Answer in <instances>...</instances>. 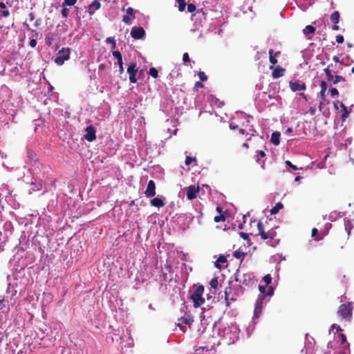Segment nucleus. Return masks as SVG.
Returning <instances> with one entry per match:
<instances>
[{"label":"nucleus","mask_w":354,"mask_h":354,"mask_svg":"<svg viewBox=\"0 0 354 354\" xmlns=\"http://www.w3.org/2000/svg\"><path fill=\"white\" fill-rule=\"evenodd\" d=\"M234 279L235 281L239 283V286L241 288L248 286L252 281L251 274L241 273L239 270H237L235 272Z\"/></svg>","instance_id":"obj_1"},{"label":"nucleus","mask_w":354,"mask_h":354,"mask_svg":"<svg viewBox=\"0 0 354 354\" xmlns=\"http://www.w3.org/2000/svg\"><path fill=\"white\" fill-rule=\"evenodd\" d=\"M203 292L204 287L203 285H200L191 295V299L194 302V306L195 308H198L205 303V299L203 297Z\"/></svg>","instance_id":"obj_2"},{"label":"nucleus","mask_w":354,"mask_h":354,"mask_svg":"<svg viewBox=\"0 0 354 354\" xmlns=\"http://www.w3.org/2000/svg\"><path fill=\"white\" fill-rule=\"evenodd\" d=\"M337 314L346 321H350L353 315V307L351 302L341 304L339 306Z\"/></svg>","instance_id":"obj_3"},{"label":"nucleus","mask_w":354,"mask_h":354,"mask_svg":"<svg viewBox=\"0 0 354 354\" xmlns=\"http://www.w3.org/2000/svg\"><path fill=\"white\" fill-rule=\"evenodd\" d=\"M71 48H62L57 53V56L55 59V63L59 66L62 65L65 61L70 58Z\"/></svg>","instance_id":"obj_4"},{"label":"nucleus","mask_w":354,"mask_h":354,"mask_svg":"<svg viewBox=\"0 0 354 354\" xmlns=\"http://www.w3.org/2000/svg\"><path fill=\"white\" fill-rule=\"evenodd\" d=\"M257 229L258 234L255 236L260 235L263 240L272 239L276 235V232L273 230L266 232L264 230L263 225L261 221H259L257 223Z\"/></svg>","instance_id":"obj_5"},{"label":"nucleus","mask_w":354,"mask_h":354,"mask_svg":"<svg viewBox=\"0 0 354 354\" xmlns=\"http://www.w3.org/2000/svg\"><path fill=\"white\" fill-rule=\"evenodd\" d=\"M232 282H229V286L225 290V300L227 306L230 305L231 301L236 300L237 293L234 291V288L230 286Z\"/></svg>","instance_id":"obj_6"},{"label":"nucleus","mask_w":354,"mask_h":354,"mask_svg":"<svg viewBox=\"0 0 354 354\" xmlns=\"http://www.w3.org/2000/svg\"><path fill=\"white\" fill-rule=\"evenodd\" d=\"M138 72L136 62H131L127 68V73L129 75V81L131 83H136L137 79L136 77Z\"/></svg>","instance_id":"obj_7"},{"label":"nucleus","mask_w":354,"mask_h":354,"mask_svg":"<svg viewBox=\"0 0 354 354\" xmlns=\"http://www.w3.org/2000/svg\"><path fill=\"white\" fill-rule=\"evenodd\" d=\"M265 298L263 297V295H259L258 298L255 303V307H254V316L256 318H258L262 312L263 308V302Z\"/></svg>","instance_id":"obj_8"},{"label":"nucleus","mask_w":354,"mask_h":354,"mask_svg":"<svg viewBox=\"0 0 354 354\" xmlns=\"http://www.w3.org/2000/svg\"><path fill=\"white\" fill-rule=\"evenodd\" d=\"M131 35L135 39H142L145 37V31L142 27H133Z\"/></svg>","instance_id":"obj_9"},{"label":"nucleus","mask_w":354,"mask_h":354,"mask_svg":"<svg viewBox=\"0 0 354 354\" xmlns=\"http://www.w3.org/2000/svg\"><path fill=\"white\" fill-rule=\"evenodd\" d=\"M289 86L291 91L293 92L304 91L306 88V84L304 82H301L299 80H296L295 82L290 81L289 82Z\"/></svg>","instance_id":"obj_10"},{"label":"nucleus","mask_w":354,"mask_h":354,"mask_svg":"<svg viewBox=\"0 0 354 354\" xmlns=\"http://www.w3.org/2000/svg\"><path fill=\"white\" fill-rule=\"evenodd\" d=\"M96 130L92 125H89L86 128V134L84 136V138L88 141L92 142L96 138Z\"/></svg>","instance_id":"obj_11"},{"label":"nucleus","mask_w":354,"mask_h":354,"mask_svg":"<svg viewBox=\"0 0 354 354\" xmlns=\"http://www.w3.org/2000/svg\"><path fill=\"white\" fill-rule=\"evenodd\" d=\"M199 193V187L195 185H190L187 187V199L192 201L197 197Z\"/></svg>","instance_id":"obj_12"},{"label":"nucleus","mask_w":354,"mask_h":354,"mask_svg":"<svg viewBox=\"0 0 354 354\" xmlns=\"http://www.w3.org/2000/svg\"><path fill=\"white\" fill-rule=\"evenodd\" d=\"M145 194L147 198H151L156 195V184L153 180L149 181Z\"/></svg>","instance_id":"obj_13"},{"label":"nucleus","mask_w":354,"mask_h":354,"mask_svg":"<svg viewBox=\"0 0 354 354\" xmlns=\"http://www.w3.org/2000/svg\"><path fill=\"white\" fill-rule=\"evenodd\" d=\"M321 91L318 93V96L320 98L319 109H321L322 105L325 101L326 91L327 89V83L325 81H322L320 83Z\"/></svg>","instance_id":"obj_14"},{"label":"nucleus","mask_w":354,"mask_h":354,"mask_svg":"<svg viewBox=\"0 0 354 354\" xmlns=\"http://www.w3.org/2000/svg\"><path fill=\"white\" fill-rule=\"evenodd\" d=\"M334 107L335 109H338V106L339 105L340 108L342 109L343 113L342 115V118L344 120L346 118H348L349 115V111L347 109V107L343 104L342 102L339 100H336L333 102Z\"/></svg>","instance_id":"obj_15"},{"label":"nucleus","mask_w":354,"mask_h":354,"mask_svg":"<svg viewBox=\"0 0 354 354\" xmlns=\"http://www.w3.org/2000/svg\"><path fill=\"white\" fill-rule=\"evenodd\" d=\"M333 67L334 65L333 64H330L326 68L324 69L328 82L333 80V74L337 73V71L336 70H333Z\"/></svg>","instance_id":"obj_16"},{"label":"nucleus","mask_w":354,"mask_h":354,"mask_svg":"<svg viewBox=\"0 0 354 354\" xmlns=\"http://www.w3.org/2000/svg\"><path fill=\"white\" fill-rule=\"evenodd\" d=\"M101 7V3L98 1H93L90 5H88L86 8L88 10V12L90 16L94 14L95 10H99Z\"/></svg>","instance_id":"obj_17"},{"label":"nucleus","mask_w":354,"mask_h":354,"mask_svg":"<svg viewBox=\"0 0 354 354\" xmlns=\"http://www.w3.org/2000/svg\"><path fill=\"white\" fill-rule=\"evenodd\" d=\"M268 54L270 62L272 64V65L270 66V69H273V66L277 63V59L275 58V57L278 56L280 54V52L278 51L274 54V50L272 49H270Z\"/></svg>","instance_id":"obj_18"},{"label":"nucleus","mask_w":354,"mask_h":354,"mask_svg":"<svg viewBox=\"0 0 354 354\" xmlns=\"http://www.w3.org/2000/svg\"><path fill=\"white\" fill-rule=\"evenodd\" d=\"M285 73V68L281 67L280 66H277L275 68H274L272 76L273 78H279L283 76Z\"/></svg>","instance_id":"obj_19"},{"label":"nucleus","mask_w":354,"mask_h":354,"mask_svg":"<svg viewBox=\"0 0 354 354\" xmlns=\"http://www.w3.org/2000/svg\"><path fill=\"white\" fill-rule=\"evenodd\" d=\"M150 203L152 206H154L158 208L162 207L165 205L163 200L159 196L151 199Z\"/></svg>","instance_id":"obj_20"},{"label":"nucleus","mask_w":354,"mask_h":354,"mask_svg":"<svg viewBox=\"0 0 354 354\" xmlns=\"http://www.w3.org/2000/svg\"><path fill=\"white\" fill-rule=\"evenodd\" d=\"M42 188V183L41 180L32 182L31 183V187L29 189V194H32V192H35L36 191H39Z\"/></svg>","instance_id":"obj_21"},{"label":"nucleus","mask_w":354,"mask_h":354,"mask_svg":"<svg viewBox=\"0 0 354 354\" xmlns=\"http://www.w3.org/2000/svg\"><path fill=\"white\" fill-rule=\"evenodd\" d=\"M279 138H280V133L278 131H274L272 133L271 136V142L274 145H278L279 144Z\"/></svg>","instance_id":"obj_22"},{"label":"nucleus","mask_w":354,"mask_h":354,"mask_svg":"<svg viewBox=\"0 0 354 354\" xmlns=\"http://www.w3.org/2000/svg\"><path fill=\"white\" fill-rule=\"evenodd\" d=\"M339 17L340 15L338 11L333 12L330 16V21L335 24H337L339 23Z\"/></svg>","instance_id":"obj_23"},{"label":"nucleus","mask_w":354,"mask_h":354,"mask_svg":"<svg viewBox=\"0 0 354 354\" xmlns=\"http://www.w3.org/2000/svg\"><path fill=\"white\" fill-rule=\"evenodd\" d=\"M283 207V205L281 202H279L270 209V212L272 215L276 214Z\"/></svg>","instance_id":"obj_24"},{"label":"nucleus","mask_w":354,"mask_h":354,"mask_svg":"<svg viewBox=\"0 0 354 354\" xmlns=\"http://www.w3.org/2000/svg\"><path fill=\"white\" fill-rule=\"evenodd\" d=\"M330 82H331L333 84H336L342 82H345L346 80L342 75H339L336 73L335 75H333V80H330Z\"/></svg>","instance_id":"obj_25"},{"label":"nucleus","mask_w":354,"mask_h":354,"mask_svg":"<svg viewBox=\"0 0 354 354\" xmlns=\"http://www.w3.org/2000/svg\"><path fill=\"white\" fill-rule=\"evenodd\" d=\"M165 272H162V276L164 277V279L166 281L167 273H172L173 268H172L171 266L167 263L165 265Z\"/></svg>","instance_id":"obj_26"},{"label":"nucleus","mask_w":354,"mask_h":354,"mask_svg":"<svg viewBox=\"0 0 354 354\" xmlns=\"http://www.w3.org/2000/svg\"><path fill=\"white\" fill-rule=\"evenodd\" d=\"M315 30H316V29L314 26H313L311 25H308L304 29V33L305 35L313 34V33H315Z\"/></svg>","instance_id":"obj_27"},{"label":"nucleus","mask_w":354,"mask_h":354,"mask_svg":"<svg viewBox=\"0 0 354 354\" xmlns=\"http://www.w3.org/2000/svg\"><path fill=\"white\" fill-rule=\"evenodd\" d=\"M226 261H227V259H226V257H224V256H220V257L218 258V259H217V261H216V263H215V266H216V268H218L221 269V266H220L219 263H225Z\"/></svg>","instance_id":"obj_28"},{"label":"nucleus","mask_w":354,"mask_h":354,"mask_svg":"<svg viewBox=\"0 0 354 354\" xmlns=\"http://www.w3.org/2000/svg\"><path fill=\"white\" fill-rule=\"evenodd\" d=\"M211 287L216 290L218 289V281L217 277H214L209 282Z\"/></svg>","instance_id":"obj_29"},{"label":"nucleus","mask_w":354,"mask_h":354,"mask_svg":"<svg viewBox=\"0 0 354 354\" xmlns=\"http://www.w3.org/2000/svg\"><path fill=\"white\" fill-rule=\"evenodd\" d=\"M245 256V253L239 250L234 251L233 253V257L236 259H243Z\"/></svg>","instance_id":"obj_30"},{"label":"nucleus","mask_w":354,"mask_h":354,"mask_svg":"<svg viewBox=\"0 0 354 354\" xmlns=\"http://www.w3.org/2000/svg\"><path fill=\"white\" fill-rule=\"evenodd\" d=\"M178 3V10L183 12L185 10L186 7V2L185 0H177Z\"/></svg>","instance_id":"obj_31"},{"label":"nucleus","mask_w":354,"mask_h":354,"mask_svg":"<svg viewBox=\"0 0 354 354\" xmlns=\"http://www.w3.org/2000/svg\"><path fill=\"white\" fill-rule=\"evenodd\" d=\"M318 234V230L317 228H313L312 230L311 236L315 239V240L319 241L322 239L323 236H317Z\"/></svg>","instance_id":"obj_32"},{"label":"nucleus","mask_w":354,"mask_h":354,"mask_svg":"<svg viewBox=\"0 0 354 354\" xmlns=\"http://www.w3.org/2000/svg\"><path fill=\"white\" fill-rule=\"evenodd\" d=\"M149 74L154 78H156L158 76V72L157 69L154 67H151L149 68Z\"/></svg>","instance_id":"obj_33"},{"label":"nucleus","mask_w":354,"mask_h":354,"mask_svg":"<svg viewBox=\"0 0 354 354\" xmlns=\"http://www.w3.org/2000/svg\"><path fill=\"white\" fill-rule=\"evenodd\" d=\"M77 2V0H64L62 3L63 6H74Z\"/></svg>","instance_id":"obj_34"},{"label":"nucleus","mask_w":354,"mask_h":354,"mask_svg":"<svg viewBox=\"0 0 354 354\" xmlns=\"http://www.w3.org/2000/svg\"><path fill=\"white\" fill-rule=\"evenodd\" d=\"M263 280L266 283V286L269 285L272 282V277L270 274H268L263 277Z\"/></svg>","instance_id":"obj_35"},{"label":"nucleus","mask_w":354,"mask_h":354,"mask_svg":"<svg viewBox=\"0 0 354 354\" xmlns=\"http://www.w3.org/2000/svg\"><path fill=\"white\" fill-rule=\"evenodd\" d=\"M113 55L118 59V62L122 60V57L120 51L115 50L112 53Z\"/></svg>","instance_id":"obj_36"},{"label":"nucleus","mask_w":354,"mask_h":354,"mask_svg":"<svg viewBox=\"0 0 354 354\" xmlns=\"http://www.w3.org/2000/svg\"><path fill=\"white\" fill-rule=\"evenodd\" d=\"M198 76L199 79L203 82L207 80V76L203 71H199L198 73Z\"/></svg>","instance_id":"obj_37"},{"label":"nucleus","mask_w":354,"mask_h":354,"mask_svg":"<svg viewBox=\"0 0 354 354\" xmlns=\"http://www.w3.org/2000/svg\"><path fill=\"white\" fill-rule=\"evenodd\" d=\"M266 286H259V290L260 292L259 295H263L264 298L266 297Z\"/></svg>","instance_id":"obj_38"},{"label":"nucleus","mask_w":354,"mask_h":354,"mask_svg":"<svg viewBox=\"0 0 354 354\" xmlns=\"http://www.w3.org/2000/svg\"><path fill=\"white\" fill-rule=\"evenodd\" d=\"M192 161H196V158L195 157L186 156L185 163L187 166L189 165Z\"/></svg>","instance_id":"obj_39"},{"label":"nucleus","mask_w":354,"mask_h":354,"mask_svg":"<svg viewBox=\"0 0 354 354\" xmlns=\"http://www.w3.org/2000/svg\"><path fill=\"white\" fill-rule=\"evenodd\" d=\"M225 220V217L224 216V215L223 214H220L218 216H216L214 218V221L216 222V223H218V222H221V221H223Z\"/></svg>","instance_id":"obj_40"},{"label":"nucleus","mask_w":354,"mask_h":354,"mask_svg":"<svg viewBox=\"0 0 354 354\" xmlns=\"http://www.w3.org/2000/svg\"><path fill=\"white\" fill-rule=\"evenodd\" d=\"M330 95L332 97H335V96H338L339 95V91L338 90L335 88V87H332L330 88Z\"/></svg>","instance_id":"obj_41"},{"label":"nucleus","mask_w":354,"mask_h":354,"mask_svg":"<svg viewBox=\"0 0 354 354\" xmlns=\"http://www.w3.org/2000/svg\"><path fill=\"white\" fill-rule=\"evenodd\" d=\"M106 41L111 43V49H114L116 47L115 41L113 37H109L106 39Z\"/></svg>","instance_id":"obj_42"},{"label":"nucleus","mask_w":354,"mask_h":354,"mask_svg":"<svg viewBox=\"0 0 354 354\" xmlns=\"http://www.w3.org/2000/svg\"><path fill=\"white\" fill-rule=\"evenodd\" d=\"M203 83L201 82L200 81H197L194 84V91H197L198 90V88H203Z\"/></svg>","instance_id":"obj_43"},{"label":"nucleus","mask_w":354,"mask_h":354,"mask_svg":"<svg viewBox=\"0 0 354 354\" xmlns=\"http://www.w3.org/2000/svg\"><path fill=\"white\" fill-rule=\"evenodd\" d=\"M63 7L64 8L62 9L61 13H62V17L66 18L68 15L69 10L68 8H65V6H63Z\"/></svg>","instance_id":"obj_44"},{"label":"nucleus","mask_w":354,"mask_h":354,"mask_svg":"<svg viewBox=\"0 0 354 354\" xmlns=\"http://www.w3.org/2000/svg\"><path fill=\"white\" fill-rule=\"evenodd\" d=\"M195 10H196V6H195L194 4H192V3H189V4L187 5V11H188L189 12H194V11H195Z\"/></svg>","instance_id":"obj_45"},{"label":"nucleus","mask_w":354,"mask_h":354,"mask_svg":"<svg viewBox=\"0 0 354 354\" xmlns=\"http://www.w3.org/2000/svg\"><path fill=\"white\" fill-rule=\"evenodd\" d=\"M285 163H286V165L290 167L293 170H297L298 169L297 167H296L295 165L292 164V162L290 160H286Z\"/></svg>","instance_id":"obj_46"},{"label":"nucleus","mask_w":354,"mask_h":354,"mask_svg":"<svg viewBox=\"0 0 354 354\" xmlns=\"http://www.w3.org/2000/svg\"><path fill=\"white\" fill-rule=\"evenodd\" d=\"M274 294V288L272 286L266 289V296H272Z\"/></svg>","instance_id":"obj_47"},{"label":"nucleus","mask_w":354,"mask_h":354,"mask_svg":"<svg viewBox=\"0 0 354 354\" xmlns=\"http://www.w3.org/2000/svg\"><path fill=\"white\" fill-rule=\"evenodd\" d=\"M257 156L258 160L261 158H263L266 156L265 152L262 150H258L257 151Z\"/></svg>","instance_id":"obj_48"},{"label":"nucleus","mask_w":354,"mask_h":354,"mask_svg":"<svg viewBox=\"0 0 354 354\" xmlns=\"http://www.w3.org/2000/svg\"><path fill=\"white\" fill-rule=\"evenodd\" d=\"M344 37L341 35H339L336 37V41L338 43V44H342L344 42Z\"/></svg>","instance_id":"obj_49"},{"label":"nucleus","mask_w":354,"mask_h":354,"mask_svg":"<svg viewBox=\"0 0 354 354\" xmlns=\"http://www.w3.org/2000/svg\"><path fill=\"white\" fill-rule=\"evenodd\" d=\"M118 66H119V72H120V73H122L124 72L122 60L118 62Z\"/></svg>","instance_id":"obj_50"},{"label":"nucleus","mask_w":354,"mask_h":354,"mask_svg":"<svg viewBox=\"0 0 354 354\" xmlns=\"http://www.w3.org/2000/svg\"><path fill=\"white\" fill-rule=\"evenodd\" d=\"M130 17L129 15H124L123 17H122V21L124 22L125 24H129L130 23Z\"/></svg>","instance_id":"obj_51"},{"label":"nucleus","mask_w":354,"mask_h":354,"mask_svg":"<svg viewBox=\"0 0 354 354\" xmlns=\"http://www.w3.org/2000/svg\"><path fill=\"white\" fill-rule=\"evenodd\" d=\"M29 45L31 48H35L37 45V41L35 39H32L30 41Z\"/></svg>","instance_id":"obj_52"},{"label":"nucleus","mask_w":354,"mask_h":354,"mask_svg":"<svg viewBox=\"0 0 354 354\" xmlns=\"http://www.w3.org/2000/svg\"><path fill=\"white\" fill-rule=\"evenodd\" d=\"M7 241V237H3V234L0 231V243H4Z\"/></svg>","instance_id":"obj_53"},{"label":"nucleus","mask_w":354,"mask_h":354,"mask_svg":"<svg viewBox=\"0 0 354 354\" xmlns=\"http://www.w3.org/2000/svg\"><path fill=\"white\" fill-rule=\"evenodd\" d=\"M1 15L3 17H8L10 16V12L8 10H4L1 12Z\"/></svg>","instance_id":"obj_54"},{"label":"nucleus","mask_w":354,"mask_h":354,"mask_svg":"<svg viewBox=\"0 0 354 354\" xmlns=\"http://www.w3.org/2000/svg\"><path fill=\"white\" fill-rule=\"evenodd\" d=\"M183 60L184 62H189L190 61L189 57V55H188L187 53H185L183 54Z\"/></svg>","instance_id":"obj_55"},{"label":"nucleus","mask_w":354,"mask_h":354,"mask_svg":"<svg viewBox=\"0 0 354 354\" xmlns=\"http://www.w3.org/2000/svg\"><path fill=\"white\" fill-rule=\"evenodd\" d=\"M240 236L244 240H248L249 238L248 234L245 233V232H240Z\"/></svg>","instance_id":"obj_56"},{"label":"nucleus","mask_w":354,"mask_h":354,"mask_svg":"<svg viewBox=\"0 0 354 354\" xmlns=\"http://www.w3.org/2000/svg\"><path fill=\"white\" fill-rule=\"evenodd\" d=\"M134 12H135V10H134V9H133V8H128L127 9V15H133V13H134Z\"/></svg>","instance_id":"obj_57"},{"label":"nucleus","mask_w":354,"mask_h":354,"mask_svg":"<svg viewBox=\"0 0 354 354\" xmlns=\"http://www.w3.org/2000/svg\"><path fill=\"white\" fill-rule=\"evenodd\" d=\"M333 60L336 62V63H339L340 64H343V62L342 61H340V59H339V57L337 56H333Z\"/></svg>","instance_id":"obj_58"},{"label":"nucleus","mask_w":354,"mask_h":354,"mask_svg":"<svg viewBox=\"0 0 354 354\" xmlns=\"http://www.w3.org/2000/svg\"><path fill=\"white\" fill-rule=\"evenodd\" d=\"M255 131L251 128L248 131H246V135L254 136Z\"/></svg>","instance_id":"obj_59"},{"label":"nucleus","mask_w":354,"mask_h":354,"mask_svg":"<svg viewBox=\"0 0 354 354\" xmlns=\"http://www.w3.org/2000/svg\"><path fill=\"white\" fill-rule=\"evenodd\" d=\"M346 340V336L344 334H341V342H342V344H344Z\"/></svg>","instance_id":"obj_60"},{"label":"nucleus","mask_w":354,"mask_h":354,"mask_svg":"<svg viewBox=\"0 0 354 354\" xmlns=\"http://www.w3.org/2000/svg\"><path fill=\"white\" fill-rule=\"evenodd\" d=\"M332 29H333V30H338L339 29V26H337V24H334V26H333Z\"/></svg>","instance_id":"obj_61"},{"label":"nucleus","mask_w":354,"mask_h":354,"mask_svg":"<svg viewBox=\"0 0 354 354\" xmlns=\"http://www.w3.org/2000/svg\"><path fill=\"white\" fill-rule=\"evenodd\" d=\"M6 6L3 2H0V8H6Z\"/></svg>","instance_id":"obj_62"},{"label":"nucleus","mask_w":354,"mask_h":354,"mask_svg":"<svg viewBox=\"0 0 354 354\" xmlns=\"http://www.w3.org/2000/svg\"><path fill=\"white\" fill-rule=\"evenodd\" d=\"M239 132L241 133V134H246V131L243 129H239Z\"/></svg>","instance_id":"obj_63"},{"label":"nucleus","mask_w":354,"mask_h":354,"mask_svg":"<svg viewBox=\"0 0 354 354\" xmlns=\"http://www.w3.org/2000/svg\"><path fill=\"white\" fill-rule=\"evenodd\" d=\"M104 68V64H101L99 65V69L100 70H102Z\"/></svg>","instance_id":"obj_64"}]
</instances>
